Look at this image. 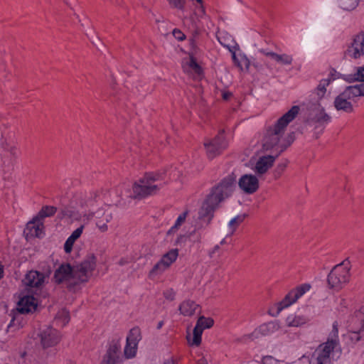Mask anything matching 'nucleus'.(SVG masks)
Masks as SVG:
<instances>
[{"label": "nucleus", "mask_w": 364, "mask_h": 364, "mask_svg": "<svg viewBox=\"0 0 364 364\" xmlns=\"http://www.w3.org/2000/svg\"><path fill=\"white\" fill-rule=\"evenodd\" d=\"M166 269H168V267H166L161 261H159L150 270L149 277L154 279L163 274Z\"/></svg>", "instance_id": "2f4dec72"}, {"label": "nucleus", "mask_w": 364, "mask_h": 364, "mask_svg": "<svg viewBox=\"0 0 364 364\" xmlns=\"http://www.w3.org/2000/svg\"><path fill=\"white\" fill-rule=\"evenodd\" d=\"M68 364H75V363L70 362Z\"/></svg>", "instance_id": "e2e57ef3"}, {"label": "nucleus", "mask_w": 364, "mask_h": 364, "mask_svg": "<svg viewBox=\"0 0 364 364\" xmlns=\"http://www.w3.org/2000/svg\"><path fill=\"white\" fill-rule=\"evenodd\" d=\"M96 262V257L90 253L82 261L73 265L62 264L55 272V282L58 284L65 282L69 290L75 291L80 289L82 284L88 282L95 269Z\"/></svg>", "instance_id": "f257e3e1"}, {"label": "nucleus", "mask_w": 364, "mask_h": 364, "mask_svg": "<svg viewBox=\"0 0 364 364\" xmlns=\"http://www.w3.org/2000/svg\"><path fill=\"white\" fill-rule=\"evenodd\" d=\"M141 339L140 329L139 328H132L127 337V343L124 350V354L126 358H132L136 355L137 345Z\"/></svg>", "instance_id": "f8f14e48"}, {"label": "nucleus", "mask_w": 364, "mask_h": 364, "mask_svg": "<svg viewBox=\"0 0 364 364\" xmlns=\"http://www.w3.org/2000/svg\"><path fill=\"white\" fill-rule=\"evenodd\" d=\"M277 154L259 157L255 167V171L259 175L264 174L274 164Z\"/></svg>", "instance_id": "6ab92c4d"}, {"label": "nucleus", "mask_w": 364, "mask_h": 364, "mask_svg": "<svg viewBox=\"0 0 364 364\" xmlns=\"http://www.w3.org/2000/svg\"><path fill=\"white\" fill-rule=\"evenodd\" d=\"M100 197V192L96 191L90 193V198L94 200L97 199V198Z\"/></svg>", "instance_id": "8fccbe9b"}, {"label": "nucleus", "mask_w": 364, "mask_h": 364, "mask_svg": "<svg viewBox=\"0 0 364 364\" xmlns=\"http://www.w3.org/2000/svg\"><path fill=\"white\" fill-rule=\"evenodd\" d=\"M311 285L309 284H303L295 289L291 290L279 302L278 306V311H281L283 309L287 308L296 302L301 296L309 291Z\"/></svg>", "instance_id": "9b49d317"}, {"label": "nucleus", "mask_w": 364, "mask_h": 364, "mask_svg": "<svg viewBox=\"0 0 364 364\" xmlns=\"http://www.w3.org/2000/svg\"><path fill=\"white\" fill-rule=\"evenodd\" d=\"M57 211V208L51 205L43 206L36 217V220H43L46 217L53 216Z\"/></svg>", "instance_id": "c85d7f7f"}, {"label": "nucleus", "mask_w": 364, "mask_h": 364, "mask_svg": "<svg viewBox=\"0 0 364 364\" xmlns=\"http://www.w3.org/2000/svg\"><path fill=\"white\" fill-rule=\"evenodd\" d=\"M299 110V106H293L273 125L266 129L262 139L263 150L275 151L276 154L279 156L287 149L289 144L286 143L284 135L288 124L296 118Z\"/></svg>", "instance_id": "f03ea898"}, {"label": "nucleus", "mask_w": 364, "mask_h": 364, "mask_svg": "<svg viewBox=\"0 0 364 364\" xmlns=\"http://www.w3.org/2000/svg\"><path fill=\"white\" fill-rule=\"evenodd\" d=\"M334 80L335 78L332 77V74L331 73L326 78L319 81L318 85L314 89V94L316 95L318 100L324 98L327 92V87H328Z\"/></svg>", "instance_id": "412c9836"}, {"label": "nucleus", "mask_w": 364, "mask_h": 364, "mask_svg": "<svg viewBox=\"0 0 364 364\" xmlns=\"http://www.w3.org/2000/svg\"><path fill=\"white\" fill-rule=\"evenodd\" d=\"M353 80L364 82V65L356 68Z\"/></svg>", "instance_id": "58836bf2"}, {"label": "nucleus", "mask_w": 364, "mask_h": 364, "mask_svg": "<svg viewBox=\"0 0 364 364\" xmlns=\"http://www.w3.org/2000/svg\"><path fill=\"white\" fill-rule=\"evenodd\" d=\"M43 223L41 220H37L36 218L27 224V229L30 230L31 235L40 237L42 233Z\"/></svg>", "instance_id": "bb28decb"}, {"label": "nucleus", "mask_w": 364, "mask_h": 364, "mask_svg": "<svg viewBox=\"0 0 364 364\" xmlns=\"http://www.w3.org/2000/svg\"><path fill=\"white\" fill-rule=\"evenodd\" d=\"M214 321L211 318L200 316L197 321L196 325L193 328V337L187 336V340L191 346H198L201 343V336L205 328H210L213 326Z\"/></svg>", "instance_id": "9d476101"}, {"label": "nucleus", "mask_w": 364, "mask_h": 364, "mask_svg": "<svg viewBox=\"0 0 364 364\" xmlns=\"http://www.w3.org/2000/svg\"><path fill=\"white\" fill-rule=\"evenodd\" d=\"M93 216H94L93 213H87V214H85L83 215V218L85 219H86L87 220H91L93 218Z\"/></svg>", "instance_id": "3c124183"}, {"label": "nucleus", "mask_w": 364, "mask_h": 364, "mask_svg": "<svg viewBox=\"0 0 364 364\" xmlns=\"http://www.w3.org/2000/svg\"><path fill=\"white\" fill-rule=\"evenodd\" d=\"M164 296L166 299L173 301L175 297V292L172 289H168L164 292Z\"/></svg>", "instance_id": "c03bdc74"}, {"label": "nucleus", "mask_w": 364, "mask_h": 364, "mask_svg": "<svg viewBox=\"0 0 364 364\" xmlns=\"http://www.w3.org/2000/svg\"><path fill=\"white\" fill-rule=\"evenodd\" d=\"M164 179V173L149 172L135 182L132 186L134 198H144L156 194L162 188L161 183Z\"/></svg>", "instance_id": "20e7f679"}, {"label": "nucleus", "mask_w": 364, "mask_h": 364, "mask_svg": "<svg viewBox=\"0 0 364 364\" xmlns=\"http://www.w3.org/2000/svg\"><path fill=\"white\" fill-rule=\"evenodd\" d=\"M275 363L276 360L272 356H264L262 359L263 364H274Z\"/></svg>", "instance_id": "49530a36"}, {"label": "nucleus", "mask_w": 364, "mask_h": 364, "mask_svg": "<svg viewBox=\"0 0 364 364\" xmlns=\"http://www.w3.org/2000/svg\"><path fill=\"white\" fill-rule=\"evenodd\" d=\"M39 336L41 338V344L44 348L56 345L60 341V338L59 332L52 327H47L42 330Z\"/></svg>", "instance_id": "dca6fc26"}, {"label": "nucleus", "mask_w": 364, "mask_h": 364, "mask_svg": "<svg viewBox=\"0 0 364 364\" xmlns=\"http://www.w3.org/2000/svg\"><path fill=\"white\" fill-rule=\"evenodd\" d=\"M58 218L60 219H63L65 218H75V211L68 207H64L60 209L58 213Z\"/></svg>", "instance_id": "f704fd0d"}, {"label": "nucleus", "mask_w": 364, "mask_h": 364, "mask_svg": "<svg viewBox=\"0 0 364 364\" xmlns=\"http://www.w3.org/2000/svg\"><path fill=\"white\" fill-rule=\"evenodd\" d=\"M289 161L287 159H284L277 164V167L274 171V174L276 178H278L281 176L287 166Z\"/></svg>", "instance_id": "c9c22d12"}, {"label": "nucleus", "mask_w": 364, "mask_h": 364, "mask_svg": "<svg viewBox=\"0 0 364 364\" xmlns=\"http://www.w3.org/2000/svg\"><path fill=\"white\" fill-rule=\"evenodd\" d=\"M310 109L311 112L308 118L309 122H315L323 125L331 121V117L326 112L325 109L319 103L314 105Z\"/></svg>", "instance_id": "f3484780"}, {"label": "nucleus", "mask_w": 364, "mask_h": 364, "mask_svg": "<svg viewBox=\"0 0 364 364\" xmlns=\"http://www.w3.org/2000/svg\"><path fill=\"white\" fill-rule=\"evenodd\" d=\"M337 345V342L333 339H328L325 343L318 346L316 350V357L312 358L310 364H330V354Z\"/></svg>", "instance_id": "6e6552de"}, {"label": "nucleus", "mask_w": 364, "mask_h": 364, "mask_svg": "<svg viewBox=\"0 0 364 364\" xmlns=\"http://www.w3.org/2000/svg\"><path fill=\"white\" fill-rule=\"evenodd\" d=\"M195 242H201V235L200 234L197 235Z\"/></svg>", "instance_id": "5fc2aeb1"}, {"label": "nucleus", "mask_w": 364, "mask_h": 364, "mask_svg": "<svg viewBox=\"0 0 364 364\" xmlns=\"http://www.w3.org/2000/svg\"><path fill=\"white\" fill-rule=\"evenodd\" d=\"M201 9H202L203 11H204V8H203V6L202 5H201Z\"/></svg>", "instance_id": "0e129e2a"}, {"label": "nucleus", "mask_w": 364, "mask_h": 364, "mask_svg": "<svg viewBox=\"0 0 364 364\" xmlns=\"http://www.w3.org/2000/svg\"><path fill=\"white\" fill-rule=\"evenodd\" d=\"M235 181L236 178L233 174L228 175L211 189L199 212L200 218H207L208 223L210 222L219 204L233 193Z\"/></svg>", "instance_id": "7ed1b4c3"}, {"label": "nucleus", "mask_w": 364, "mask_h": 364, "mask_svg": "<svg viewBox=\"0 0 364 364\" xmlns=\"http://www.w3.org/2000/svg\"><path fill=\"white\" fill-rule=\"evenodd\" d=\"M55 320L60 326H65L70 321L69 311L66 309H61L58 312Z\"/></svg>", "instance_id": "7c9ffc66"}, {"label": "nucleus", "mask_w": 364, "mask_h": 364, "mask_svg": "<svg viewBox=\"0 0 364 364\" xmlns=\"http://www.w3.org/2000/svg\"><path fill=\"white\" fill-rule=\"evenodd\" d=\"M83 229H84V225L80 226L79 228H77L76 230H75L72 232L70 237L72 238V240H74L75 241H76L82 235Z\"/></svg>", "instance_id": "a19ab883"}, {"label": "nucleus", "mask_w": 364, "mask_h": 364, "mask_svg": "<svg viewBox=\"0 0 364 364\" xmlns=\"http://www.w3.org/2000/svg\"><path fill=\"white\" fill-rule=\"evenodd\" d=\"M196 1L200 4H202L203 3V0H196Z\"/></svg>", "instance_id": "680f3d73"}, {"label": "nucleus", "mask_w": 364, "mask_h": 364, "mask_svg": "<svg viewBox=\"0 0 364 364\" xmlns=\"http://www.w3.org/2000/svg\"><path fill=\"white\" fill-rule=\"evenodd\" d=\"M121 343L119 340H113L100 364H122Z\"/></svg>", "instance_id": "ddd939ff"}, {"label": "nucleus", "mask_w": 364, "mask_h": 364, "mask_svg": "<svg viewBox=\"0 0 364 364\" xmlns=\"http://www.w3.org/2000/svg\"><path fill=\"white\" fill-rule=\"evenodd\" d=\"M173 36L178 41H183L185 39V35L178 29H173Z\"/></svg>", "instance_id": "37998d69"}, {"label": "nucleus", "mask_w": 364, "mask_h": 364, "mask_svg": "<svg viewBox=\"0 0 364 364\" xmlns=\"http://www.w3.org/2000/svg\"><path fill=\"white\" fill-rule=\"evenodd\" d=\"M46 276L43 273L31 270L23 279V284L30 288H41L45 282Z\"/></svg>", "instance_id": "a211bd4d"}, {"label": "nucleus", "mask_w": 364, "mask_h": 364, "mask_svg": "<svg viewBox=\"0 0 364 364\" xmlns=\"http://www.w3.org/2000/svg\"><path fill=\"white\" fill-rule=\"evenodd\" d=\"M178 256V249H172L164 254L159 261H161L168 269L170 266L176 260Z\"/></svg>", "instance_id": "a878e982"}, {"label": "nucleus", "mask_w": 364, "mask_h": 364, "mask_svg": "<svg viewBox=\"0 0 364 364\" xmlns=\"http://www.w3.org/2000/svg\"><path fill=\"white\" fill-rule=\"evenodd\" d=\"M260 52L283 65H289L293 62L292 56L288 54L280 55L274 52H266L264 50H260Z\"/></svg>", "instance_id": "4be33fe9"}, {"label": "nucleus", "mask_w": 364, "mask_h": 364, "mask_svg": "<svg viewBox=\"0 0 364 364\" xmlns=\"http://www.w3.org/2000/svg\"><path fill=\"white\" fill-rule=\"evenodd\" d=\"M6 149L9 153H10V154L13 157H14V158L18 157V151H17V149L15 146H8V147Z\"/></svg>", "instance_id": "a18cd8bd"}, {"label": "nucleus", "mask_w": 364, "mask_h": 364, "mask_svg": "<svg viewBox=\"0 0 364 364\" xmlns=\"http://www.w3.org/2000/svg\"><path fill=\"white\" fill-rule=\"evenodd\" d=\"M246 217L245 214L239 215L232 218L228 224L230 229L231 230L230 234H233L237 228L244 221Z\"/></svg>", "instance_id": "72a5a7b5"}, {"label": "nucleus", "mask_w": 364, "mask_h": 364, "mask_svg": "<svg viewBox=\"0 0 364 364\" xmlns=\"http://www.w3.org/2000/svg\"><path fill=\"white\" fill-rule=\"evenodd\" d=\"M360 0H338L339 6L346 11H352L355 9Z\"/></svg>", "instance_id": "473e14b6"}, {"label": "nucleus", "mask_w": 364, "mask_h": 364, "mask_svg": "<svg viewBox=\"0 0 364 364\" xmlns=\"http://www.w3.org/2000/svg\"><path fill=\"white\" fill-rule=\"evenodd\" d=\"M163 326V321H160L159 323H158V326H157V328H161Z\"/></svg>", "instance_id": "13d9d810"}, {"label": "nucleus", "mask_w": 364, "mask_h": 364, "mask_svg": "<svg viewBox=\"0 0 364 364\" xmlns=\"http://www.w3.org/2000/svg\"><path fill=\"white\" fill-rule=\"evenodd\" d=\"M171 6L178 9H183L185 5V0H167Z\"/></svg>", "instance_id": "ea45409f"}, {"label": "nucleus", "mask_w": 364, "mask_h": 364, "mask_svg": "<svg viewBox=\"0 0 364 364\" xmlns=\"http://www.w3.org/2000/svg\"><path fill=\"white\" fill-rule=\"evenodd\" d=\"M198 307L199 306L193 301L186 300L180 304L179 311L185 316H191L196 313Z\"/></svg>", "instance_id": "b1692460"}, {"label": "nucleus", "mask_w": 364, "mask_h": 364, "mask_svg": "<svg viewBox=\"0 0 364 364\" xmlns=\"http://www.w3.org/2000/svg\"><path fill=\"white\" fill-rule=\"evenodd\" d=\"M219 249H220V245H215V246L213 248V250H210V251L209 252V256H210V257H213V255H214L217 251H218V250H219Z\"/></svg>", "instance_id": "de8ad7c7"}, {"label": "nucleus", "mask_w": 364, "mask_h": 364, "mask_svg": "<svg viewBox=\"0 0 364 364\" xmlns=\"http://www.w3.org/2000/svg\"><path fill=\"white\" fill-rule=\"evenodd\" d=\"M112 219V216L109 213H104L102 218L96 222V226L99 230L102 232L107 231L108 226L107 223H109Z\"/></svg>", "instance_id": "c756f323"}, {"label": "nucleus", "mask_w": 364, "mask_h": 364, "mask_svg": "<svg viewBox=\"0 0 364 364\" xmlns=\"http://www.w3.org/2000/svg\"><path fill=\"white\" fill-rule=\"evenodd\" d=\"M75 240H72L70 237L66 240L64 244V250L66 253H70L73 249Z\"/></svg>", "instance_id": "79ce46f5"}, {"label": "nucleus", "mask_w": 364, "mask_h": 364, "mask_svg": "<svg viewBox=\"0 0 364 364\" xmlns=\"http://www.w3.org/2000/svg\"><path fill=\"white\" fill-rule=\"evenodd\" d=\"M164 364H176L175 360L173 358H168L166 360L164 363Z\"/></svg>", "instance_id": "864d4df0"}, {"label": "nucleus", "mask_w": 364, "mask_h": 364, "mask_svg": "<svg viewBox=\"0 0 364 364\" xmlns=\"http://www.w3.org/2000/svg\"><path fill=\"white\" fill-rule=\"evenodd\" d=\"M37 308V302L33 296H25L18 302V311L21 314L33 312Z\"/></svg>", "instance_id": "aec40b11"}, {"label": "nucleus", "mask_w": 364, "mask_h": 364, "mask_svg": "<svg viewBox=\"0 0 364 364\" xmlns=\"http://www.w3.org/2000/svg\"><path fill=\"white\" fill-rule=\"evenodd\" d=\"M364 55V33L360 32L353 36L352 41L344 51L346 58L358 59Z\"/></svg>", "instance_id": "1a4fd4ad"}, {"label": "nucleus", "mask_w": 364, "mask_h": 364, "mask_svg": "<svg viewBox=\"0 0 364 364\" xmlns=\"http://www.w3.org/2000/svg\"><path fill=\"white\" fill-rule=\"evenodd\" d=\"M240 188L247 194H252L259 188V180L252 174H245L238 181Z\"/></svg>", "instance_id": "2eb2a0df"}, {"label": "nucleus", "mask_w": 364, "mask_h": 364, "mask_svg": "<svg viewBox=\"0 0 364 364\" xmlns=\"http://www.w3.org/2000/svg\"><path fill=\"white\" fill-rule=\"evenodd\" d=\"M232 96V93L230 92H223L222 94L223 99L225 100H228Z\"/></svg>", "instance_id": "09e8293b"}, {"label": "nucleus", "mask_w": 364, "mask_h": 364, "mask_svg": "<svg viewBox=\"0 0 364 364\" xmlns=\"http://www.w3.org/2000/svg\"><path fill=\"white\" fill-rule=\"evenodd\" d=\"M350 263L348 258L336 265L328 275V284L336 291L341 289L350 279Z\"/></svg>", "instance_id": "423d86ee"}, {"label": "nucleus", "mask_w": 364, "mask_h": 364, "mask_svg": "<svg viewBox=\"0 0 364 364\" xmlns=\"http://www.w3.org/2000/svg\"><path fill=\"white\" fill-rule=\"evenodd\" d=\"M279 328L280 326L277 321H270L260 325L255 330V333L262 336H268L277 331Z\"/></svg>", "instance_id": "5701e85b"}, {"label": "nucleus", "mask_w": 364, "mask_h": 364, "mask_svg": "<svg viewBox=\"0 0 364 364\" xmlns=\"http://www.w3.org/2000/svg\"><path fill=\"white\" fill-rule=\"evenodd\" d=\"M334 336H337L338 335V328L336 323H334L333 325V331Z\"/></svg>", "instance_id": "603ef678"}, {"label": "nucleus", "mask_w": 364, "mask_h": 364, "mask_svg": "<svg viewBox=\"0 0 364 364\" xmlns=\"http://www.w3.org/2000/svg\"><path fill=\"white\" fill-rule=\"evenodd\" d=\"M188 215V212L185 211L183 213H181L177 218L175 225L171 228V229L168 231L170 232L173 229H177L178 227L181 225V224L185 221L186 216Z\"/></svg>", "instance_id": "4c0bfd02"}, {"label": "nucleus", "mask_w": 364, "mask_h": 364, "mask_svg": "<svg viewBox=\"0 0 364 364\" xmlns=\"http://www.w3.org/2000/svg\"><path fill=\"white\" fill-rule=\"evenodd\" d=\"M204 146L208 159H213L220 155L228 147L224 131L220 132L213 139L205 140Z\"/></svg>", "instance_id": "0eeeda50"}, {"label": "nucleus", "mask_w": 364, "mask_h": 364, "mask_svg": "<svg viewBox=\"0 0 364 364\" xmlns=\"http://www.w3.org/2000/svg\"><path fill=\"white\" fill-rule=\"evenodd\" d=\"M362 96H364V83L348 86L335 98L334 107L338 111L351 113L353 112L351 101Z\"/></svg>", "instance_id": "39448f33"}, {"label": "nucleus", "mask_w": 364, "mask_h": 364, "mask_svg": "<svg viewBox=\"0 0 364 364\" xmlns=\"http://www.w3.org/2000/svg\"><path fill=\"white\" fill-rule=\"evenodd\" d=\"M193 233H195V231H193V232H191V235H192Z\"/></svg>", "instance_id": "69168bd1"}, {"label": "nucleus", "mask_w": 364, "mask_h": 364, "mask_svg": "<svg viewBox=\"0 0 364 364\" xmlns=\"http://www.w3.org/2000/svg\"><path fill=\"white\" fill-rule=\"evenodd\" d=\"M183 70L186 72H193L195 74L200 75L202 70L200 66L197 63L196 59L191 56L189 60L183 65Z\"/></svg>", "instance_id": "cd10ccee"}, {"label": "nucleus", "mask_w": 364, "mask_h": 364, "mask_svg": "<svg viewBox=\"0 0 364 364\" xmlns=\"http://www.w3.org/2000/svg\"><path fill=\"white\" fill-rule=\"evenodd\" d=\"M198 364H206V362L205 360L201 359L198 361Z\"/></svg>", "instance_id": "4d7b16f0"}, {"label": "nucleus", "mask_w": 364, "mask_h": 364, "mask_svg": "<svg viewBox=\"0 0 364 364\" xmlns=\"http://www.w3.org/2000/svg\"><path fill=\"white\" fill-rule=\"evenodd\" d=\"M285 321L289 327H299L306 324L309 319L304 316L290 314L287 317Z\"/></svg>", "instance_id": "393cba45"}, {"label": "nucleus", "mask_w": 364, "mask_h": 364, "mask_svg": "<svg viewBox=\"0 0 364 364\" xmlns=\"http://www.w3.org/2000/svg\"><path fill=\"white\" fill-rule=\"evenodd\" d=\"M225 243H226L225 239L222 240L220 242V245H224Z\"/></svg>", "instance_id": "bf43d9fd"}, {"label": "nucleus", "mask_w": 364, "mask_h": 364, "mask_svg": "<svg viewBox=\"0 0 364 364\" xmlns=\"http://www.w3.org/2000/svg\"><path fill=\"white\" fill-rule=\"evenodd\" d=\"M3 273H4L3 268H2V266L0 264V279L3 277Z\"/></svg>", "instance_id": "6e6d98bb"}, {"label": "nucleus", "mask_w": 364, "mask_h": 364, "mask_svg": "<svg viewBox=\"0 0 364 364\" xmlns=\"http://www.w3.org/2000/svg\"><path fill=\"white\" fill-rule=\"evenodd\" d=\"M232 60L234 63L241 69L242 70L243 65L246 67L247 69H248L250 65V62L247 58H242L241 59V61H239L238 59L236 57V55L235 53H232Z\"/></svg>", "instance_id": "e433bc0d"}, {"label": "nucleus", "mask_w": 364, "mask_h": 364, "mask_svg": "<svg viewBox=\"0 0 364 364\" xmlns=\"http://www.w3.org/2000/svg\"><path fill=\"white\" fill-rule=\"evenodd\" d=\"M352 322L355 326H353L352 331L349 333L350 340L354 342L364 340V306L356 313Z\"/></svg>", "instance_id": "4468645a"}, {"label": "nucleus", "mask_w": 364, "mask_h": 364, "mask_svg": "<svg viewBox=\"0 0 364 364\" xmlns=\"http://www.w3.org/2000/svg\"><path fill=\"white\" fill-rule=\"evenodd\" d=\"M196 1L200 4H202L203 3V0H196Z\"/></svg>", "instance_id": "052dcab7"}]
</instances>
